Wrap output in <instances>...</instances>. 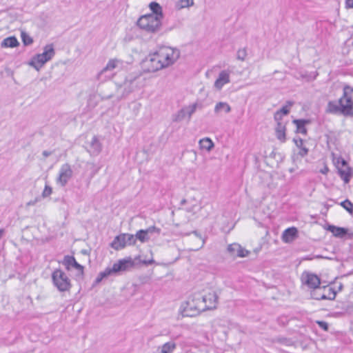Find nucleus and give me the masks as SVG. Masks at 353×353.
I'll return each mask as SVG.
<instances>
[{
  "instance_id": "nucleus-34",
  "label": "nucleus",
  "mask_w": 353,
  "mask_h": 353,
  "mask_svg": "<svg viewBox=\"0 0 353 353\" xmlns=\"http://www.w3.org/2000/svg\"><path fill=\"white\" fill-rule=\"evenodd\" d=\"M196 106H197V104L194 103L191 105L183 108L184 110H186L185 112H186V114H187L189 119L191 118V116L192 115V114H194V112L196 111Z\"/></svg>"
},
{
  "instance_id": "nucleus-47",
  "label": "nucleus",
  "mask_w": 353,
  "mask_h": 353,
  "mask_svg": "<svg viewBox=\"0 0 353 353\" xmlns=\"http://www.w3.org/2000/svg\"><path fill=\"white\" fill-rule=\"evenodd\" d=\"M323 174H325V170H323V171H322Z\"/></svg>"
},
{
  "instance_id": "nucleus-12",
  "label": "nucleus",
  "mask_w": 353,
  "mask_h": 353,
  "mask_svg": "<svg viewBox=\"0 0 353 353\" xmlns=\"http://www.w3.org/2000/svg\"><path fill=\"white\" fill-rule=\"evenodd\" d=\"M301 281L303 284L312 290L319 289L321 284V280L317 275L306 272L302 274Z\"/></svg>"
},
{
  "instance_id": "nucleus-19",
  "label": "nucleus",
  "mask_w": 353,
  "mask_h": 353,
  "mask_svg": "<svg viewBox=\"0 0 353 353\" xmlns=\"http://www.w3.org/2000/svg\"><path fill=\"white\" fill-rule=\"evenodd\" d=\"M176 348V344L174 341H168L163 345L158 347L159 353H173Z\"/></svg>"
},
{
  "instance_id": "nucleus-27",
  "label": "nucleus",
  "mask_w": 353,
  "mask_h": 353,
  "mask_svg": "<svg viewBox=\"0 0 353 353\" xmlns=\"http://www.w3.org/2000/svg\"><path fill=\"white\" fill-rule=\"evenodd\" d=\"M221 111H224L226 113H229L231 111V108L230 105L226 102L217 103L214 108V112L216 114H219Z\"/></svg>"
},
{
  "instance_id": "nucleus-1",
  "label": "nucleus",
  "mask_w": 353,
  "mask_h": 353,
  "mask_svg": "<svg viewBox=\"0 0 353 353\" xmlns=\"http://www.w3.org/2000/svg\"><path fill=\"white\" fill-rule=\"evenodd\" d=\"M218 296L214 291L200 296H194L185 303L182 314L183 316H192L199 314L201 312L216 308Z\"/></svg>"
},
{
  "instance_id": "nucleus-45",
  "label": "nucleus",
  "mask_w": 353,
  "mask_h": 353,
  "mask_svg": "<svg viewBox=\"0 0 353 353\" xmlns=\"http://www.w3.org/2000/svg\"><path fill=\"white\" fill-rule=\"evenodd\" d=\"M278 341L281 343H287L288 340L286 339H279Z\"/></svg>"
},
{
  "instance_id": "nucleus-11",
  "label": "nucleus",
  "mask_w": 353,
  "mask_h": 353,
  "mask_svg": "<svg viewBox=\"0 0 353 353\" xmlns=\"http://www.w3.org/2000/svg\"><path fill=\"white\" fill-rule=\"evenodd\" d=\"M73 176V170L71 165L66 163L63 164L59 170L56 182L61 187H65Z\"/></svg>"
},
{
  "instance_id": "nucleus-13",
  "label": "nucleus",
  "mask_w": 353,
  "mask_h": 353,
  "mask_svg": "<svg viewBox=\"0 0 353 353\" xmlns=\"http://www.w3.org/2000/svg\"><path fill=\"white\" fill-rule=\"evenodd\" d=\"M311 296L312 299L316 300H325V299H334L336 296V293L332 290V288H328L326 290L325 288L313 290L311 293Z\"/></svg>"
},
{
  "instance_id": "nucleus-39",
  "label": "nucleus",
  "mask_w": 353,
  "mask_h": 353,
  "mask_svg": "<svg viewBox=\"0 0 353 353\" xmlns=\"http://www.w3.org/2000/svg\"><path fill=\"white\" fill-rule=\"evenodd\" d=\"M147 233L149 234H152L153 232H156L158 234H160L161 232V229L160 228H158L155 226H151V227H149L148 228H147L146 230H145Z\"/></svg>"
},
{
  "instance_id": "nucleus-33",
  "label": "nucleus",
  "mask_w": 353,
  "mask_h": 353,
  "mask_svg": "<svg viewBox=\"0 0 353 353\" xmlns=\"http://www.w3.org/2000/svg\"><path fill=\"white\" fill-rule=\"evenodd\" d=\"M21 37L22 41L25 46H28L32 43L33 39L26 32H21Z\"/></svg>"
},
{
  "instance_id": "nucleus-30",
  "label": "nucleus",
  "mask_w": 353,
  "mask_h": 353,
  "mask_svg": "<svg viewBox=\"0 0 353 353\" xmlns=\"http://www.w3.org/2000/svg\"><path fill=\"white\" fill-rule=\"evenodd\" d=\"M134 238L139 240L141 243H145L149 241L150 237L148 234L145 230H140L137 232L136 234L134 235Z\"/></svg>"
},
{
  "instance_id": "nucleus-43",
  "label": "nucleus",
  "mask_w": 353,
  "mask_h": 353,
  "mask_svg": "<svg viewBox=\"0 0 353 353\" xmlns=\"http://www.w3.org/2000/svg\"><path fill=\"white\" fill-rule=\"evenodd\" d=\"M346 6L348 8H353V0H346Z\"/></svg>"
},
{
  "instance_id": "nucleus-15",
  "label": "nucleus",
  "mask_w": 353,
  "mask_h": 353,
  "mask_svg": "<svg viewBox=\"0 0 353 353\" xmlns=\"http://www.w3.org/2000/svg\"><path fill=\"white\" fill-rule=\"evenodd\" d=\"M228 252L233 257H245L250 252L238 243H232L228 246Z\"/></svg>"
},
{
  "instance_id": "nucleus-46",
  "label": "nucleus",
  "mask_w": 353,
  "mask_h": 353,
  "mask_svg": "<svg viewBox=\"0 0 353 353\" xmlns=\"http://www.w3.org/2000/svg\"><path fill=\"white\" fill-rule=\"evenodd\" d=\"M323 174H325V170H323V171H322Z\"/></svg>"
},
{
  "instance_id": "nucleus-38",
  "label": "nucleus",
  "mask_w": 353,
  "mask_h": 353,
  "mask_svg": "<svg viewBox=\"0 0 353 353\" xmlns=\"http://www.w3.org/2000/svg\"><path fill=\"white\" fill-rule=\"evenodd\" d=\"M135 259L136 260L139 259L140 263H141L142 264H144L145 265H151L154 263V261L152 257H151L149 259H144L142 260V259H141V256H139L136 257Z\"/></svg>"
},
{
  "instance_id": "nucleus-18",
  "label": "nucleus",
  "mask_w": 353,
  "mask_h": 353,
  "mask_svg": "<svg viewBox=\"0 0 353 353\" xmlns=\"http://www.w3.org/2000/svg\"><path fill=\"white\" fill-rule=\"evenodd\" d=\"M342 164L344 166L343 168H339V172L341 178L344 181L345 183H349L351 176H352V170L350 168L347 166L346 162L343 160Z\"/></svg>"
},
{
  "instance_id": "nucleus-42",
  "label": "nucleus",
  "mask_w": 353,
  "mask_h": 353,
  "mask_svg": "<svg viewBox=\"0 0 353 353\" xmlns=\"http://www.w3.org/2000/svg\"><path fill=\"white\" fill-rule=\"evenodd\" d=\"M284 114H283L282 113H281L279 111H276L274 114V120L277 122V123H281V120H282V117L283 116Z\"/></svg>"
},
{
  "instance_id": "nucleus-29",
  "label": "nucleus",
  "mask_w": 353,
  "mask_h": 353,
  "mask_svg": "<svg viewBox=\"0 0 353 353\" xmlns=\"http://www.w3.org/2000/svg\"><path fill=\"white\" fill-rule=\"evenodd\" d=\"M297 230L295 228L286 229L283 234V241L288 242L292 240L296 234Z\"/></svg>"
},
{
  "instance_id": "nucleus-5",
  "label": "nucleus",
  "mask_w": 353,
  "mask_h": 353,
  "mask_svg": "<svg viewBox=\"0 0 353 353\" xmlns=\"http://www.w3.org/2000/svg\"><path fill=\"white\" fill-rule=\"evenodd\" d=\"M339 103L342 107V115H353V88L346 85L343 88V96L339 99Z\"/></svg>"
},
{
  "instance_id": "nucleus-20",
  "label": "nucleus",
  "mask_w": 353,
  "mask_h": 353,
  "mask_svg": "<svg viewBox=\"0 0 353 353\" xmlns=\"http://www.w3.org/2000/svg\"><path fill=\"white\" fill-rule=\"evenodd\" d=\"M293 123L296 126V132L301 133L303 134H306L307 129L305 128V125L309 124L310 123V120L295 119L293 121Z\"/></svg>"
},
{
  "instance_id": "nucleus-22",
  "label": "nucleus",
  "mask_w": 353,
  "mask_h": 353,
  "mask_svg": "<svg viewBox=\"0 0 353 353\" xmlns=\"http://www.w3.org/2000/svg\"><path fill=\"white\" fill-rule=\"evenodd\" d=\"M294 142L297 148L300 149L299 152V154L302 157L307 155L309 150L308 148L304 145V141L301 139H294Z\"/></svg>"
},
{
  "instance_id": "nucleus-16",
  "label": "nucleus",
  "mask_w": 353,
  "mask_h": 353,
  "mask_svg": "<svg viewBox=\"0 0 353 353\" xmlns=\"http://www.w3.org/2000/svg\"><path fill=\"white\" fill-rule=\"evenodd\" d=\"M230 82V72L228 70H222L219 72L216 80L214 82V87L217 90H221L222 88Z\"/></svg>"
},
{
  "instance_id": "nucleus-10",
  "label": "nucleus",
  "mask_w": 353,
  "mask_h": 353,
  "mask_svg": "<svg viewBox=\"0 0 353 353\" xmlns=\"http://www.w3.org/2000/svg\"><path fill=\"white\" fill-rule=\"evenodd\" d=\"M136 243V239L134 236L131 234H122L117 236L112 241L111 246L116 250L124 248L126 245H134Z\"/></svg>"
},
{
  "instance_id": "nucleus-4",
  "label": "nucleus",
  "mask_w": 353,
  "mask_h": 353,
  "mask_svg": "<svg viewBox=\"0 0 353 353\" xmlns=\"http://www.w3.org/2000/svg\"><path fill=\"white\" fill-rule=\"evenodd\" d=\"M156 52L161 60V63L163 64V68H166L172 65L179 58V50L170 46H161Z\"/></svg>"
},
{
  "instance_id": "nucleus-14",
  "label": "nucleus",
  "mask_w": 353,
  "mask_h": 353,
  "mask_svg": "<svg viewBox=\"0 0 353 353\" xmlns=\"http://www.w3.org/2000/svg\"><path fill=\"white\" fill-rule=\"evenodd\" d=\"M87 152L92 157L98 156L102 150V144L98 137L94 136L86 146Z\"/></svg>"
},
{
  "instance_id": "nucleus-40",
  "label": "nucleus",
  "mask_w": 353,
  "mask_h": 353,
  "mask_svg": "<svg viewBox=\"0 0 353 353\" xmlns=\"http://www.w3.org/2000/svg\"><path fill=\"white\" fill-rule=\"evenodd\" d=\"M316 323L324 331H327L328 330V323L327 322L323 321H317Z\"/></svg>"
},
{
  "instance_id": "nucleus-9",
  "label": "nucleus",
  "mask_w": 353,
  "mask_h": 353,
  "mask_svg": "<svg viewBox=\"0 0 353 353\" xmlns=\"http://www.w3.org/2000/svg\"><path fill=\"white\" fill-rule=\"evenodd\" d=\"M143 68L148 72H154L163 69V64L156 51L150 54L143 61Z\"/></svg>"
},
{
  "instance_id": "nucleus-17",
  "label": "nucleus",
  "mask_w": 353,
  "mask_h": 353,
  "mask_svg": "<svg viewBox=\"0 0 353 353\" xmlns=\"http://www.w3.org/2000/svg\"><path fill=\"white\" fill-rule=\"evenodd\" d=\"M62 263L68 270H70L71 268H74L79 274H83V266L78 263L72 256H65Z\"/></svg>"
},
{
  "instance_id": "nucleus-36",
  "label": "nucleus",
  "mask_w": 353,
  "mask_h": 353,
  "mask_svg": "<svg viewBox=\"0 0 353 353\" xmlns=\"http://www.w3.org/2000/svg\"><path fill=\"white\" fill-rule=\"evenodd\" d=\"M292 105L293 102L288 101L287 105L282 107L279 111L284 115H288L290 112V108Z\"/></svg>"
},
{
  "instance_id": "nucleus-23",
  "label": "nucleus",
  "mask_w": 353,
  "mask_h": 353,
  "mask_svg": "<svg viewBox=\"0 0 353 353\" xmlns=\"http://www.w3.org/2000/svg\"><path fill=\"white\" fill-rule=\"evenodd\" d=\"M19 45V43L15 37H7L4 39L1 43L2 48H14Z\"/></svg>"
},
{
  "instance_id": "nucleus-25",
  "label": "nucleus",
  "mask_w": 353,
  "mask_h": 353,
  "mask_svg": "<svg viewBox=\"0 0 353 353\" xmlns=\"http://www.w3.org/2000/svg\"><path fill=\"white\" fill-rule=\"evenodd\" d=\"M276 137L281 142L285 141V126L282 123H277L275 129Z\"/></svg>"
},
{
  "instance_id": "nucleus-31",
  "label": "nucleus",
  "mask_w": 353,
  "mask_h": 353,
  "mask_svg": "<svg viewBox=\"0 0 353 353\" xmlns=\"http://www.w3.org/2000/svg\"><path fill=\"white\" fill-rule=\"evenodd\" d=\"M185 111L186 110H185L183 108L178 111L177 113L174 115L173 121L175 122H180L183 120L186 116H188Z\"/></svg>"
},
{
  "instance_id": "nucleus-41",
  "label": "nucleus",
  "mask_w": 353,
  "mask_h": 353,
  "mask_svg": "<svg viewBox=\"0 0 353 353\" xmlns=\"http://www.w3.org/2000/svg\"><path fill=\"white\" fill-rule=\"evenodd\" d=\"M193 4V0H181V8H187Z\"/></svg>"
},
{
  "instance_id": "nucleus-28",
  "label": "nucleus",
  "mask_w": 353,
  "mask_h": 353,
  "mask_svg": "<svg viewBox=\"0 0 353 353\" xmlns=\"http://www.w3.org/2000/svg\"><path fill=\"white\" fill-rule=\"evenodd\" d=\"M199 145L201 149H204L208 152L212 150L214 145L210 138H204L199 141Z\"/></svg>"
},
{
  "instance_id": "nucleus-24",
  "label": "nucleus",
  "mask_w": 353,
  "mask_h": 353,
  "mask_svg": "<svg viewBox=\"0 0 353 353\" xmlns=\"http://www.w3.org/2000/svg\"><path fill=\"white\" fill-rule=\"evenodd\" d=\"M150 9L154 16L158 17L159 19H163V14L161 6L157 2H152L149 5Z\"/></svg>"
},
{
  "instance_id": "nucleus-3",
  "label": "nucleus",
  "mask_w": 353,
  "mask_h": 353,
  "mask_svg": "<svg viewBox=\"0 0 353 353\" xmlns=\"http://www.w3.org/2000/svg\"><path fill=\"white\" fill-rule=\"evenodd\" d=\"M134 265V262L130 257L120 259L117 263H114L111 268H107L103 272H100L97 277L95 282L99 283L103 280V279L109 276L112 274L126 271L129 268L133 267Z\"/></svg>"
},
{
  "instance_id": "nucleus-26",
  "label": "nucleus",
  "mask_w": 353,
  "mask_h": 353,
  "mask_svg": "<svg viewBox=\"0 0 353 353\" xmlns=\"http://www.w3.org/2000/svg\"><path fill=\"white\" fill-rule=\"evenodd\" d=\"M328 230L330 231L336 237H343L347 232L343 228H339L334 225H329Z\"/></svg>"
},
{
  "instance_id": "nucleus-7",
  "label": "nucleus",
  "mask_w": 353,
  "mask_h": 353,
  "mask_svg": "<svg viewBox=\"0 0 353 353\" xmlns=\"http://www.w3.org/2000/svg\"><path fill=\"white\" fill-rule=\"evenodd\" d=\"M52 279L54 285L60 292L68 291L72 286L67 274L60 269H56L52 272Z\"/></svg>"
},
{
  "instance_id": "nucleus-6",
  "label": "nucleus",
  "mask_w": 353,
  "mask_h": 353,
  "mask_svg": "<svg viewBox=\"0 0 353 353\" xmlns=\"http://www.w3.org/2000/svg\"><path fill=\"white\" fill-rule=\"evenodd\" d=\"M54 54V49L52 44L47 45L44 47L43 53L38 54L32 58L30 62V65L39 71L46 62L52 59Z\"/></svg>"
},
{
  "instance_id": "nucleus-32",
  "label": "nucleus",
  "mask_w": 353,
  "mask_h": 353,
  "mask_svg": "<svg viewBox=\"0 0 353 353\" xmlns=\"http://www.w3.org/2000/svg\"><path fill=\"white\" fill-rule=\"evenodd\" d=\"M340 205L345 208L348 212L350 214H353V203L349 201L348 199H346L343 201H342Z\"/></svg>"
},
{
  "instance_id": "nucleus-37",
  "label": "nucleus",
  "mask_w": 353,
  "mask_h": 353,
  "mask_svg": "<svg viewBox=\"0 0 353 353\" xmlns=\"http://www.w3.org/2000/svg\"><path fill=\"white\" fill-rule=\"evenodd\" d=\"M52 193V188L49 185H48L46 183L45 185V188L42 192V194H41L42 197L43 198L48 197L49 196L51 195Z\"/></svg>"
},
{
  "instance_id": "nucleus-48",
  "label": "nucleus",
  "mask_w": 353,
  "mask_h": 353,
  "mask_svg": "<svg viewBox=\"0 0 353 353\" xmlns=\"http://www.w3.org/2000/svg\"><path fill=\"white\" fill-rule=\"evenodd\" d=\"M33 203H32V202H29V203H28V205L33 204Z\"/></svg>"
},
{
  "instance_id": "nucleus-21",
  "label": "nucleus",
  "mask_w": 353,
  "mask_h": 353,
  "mask_svg": "<svg viewBox=\"0 0 353 353\" xmlns=\"http://www.w3.org/2000/svg\"><path fill=\"white\" fill-rule=\"evenodd\" d=\"M327 112L332 114H342V107L341 104L336 101H329L327 106Z\"/></svg>"
},
{
  "instance_id": "nucleus-44",
  "label": "nucleus",
  "mask_w": 353,
  "mask_h": 353,
  "mask_svg": "<svg viewBox=\"0 0 353 353\" xmlns=\"http://www.w3.org/2000/svg\"><path fill=\"white\" fill-rule=\"evenodd\" d=\"M43 156L46 158L48 157H49L50 155L52 154V152H49V151H47V150H44L42 153Z\"/></svg>"
},
{
  "instance_id": "nucleus-35",
  "label": "nucleus",
  "mask_w": 353,
  "mask_h": 353,
  "mask_svg": "<svg viewBox=\"0 0 353 353\" xmlns=\"http://www.w3.org/2000/svg\"><path fill=\"white\" fill-rule=\"evenodd\" d=\"M246 57H247L246 48H241L237 51V53H236L237 59L243 61H245Z\"/></svg>"
},
{
  "instance_id": "nucleus-8",
  "label": "nucleus",
  "mask_w": 353,
  "mask_h": 353,
  "mask_svg": "<svg viewBox=\"0 0 353 353\" xmlns=\"http://www.w3.org/2000/svg\"><path fill=\"white\" fill-rule=\"evenodd\" d=\"M123 66V61L119 59H111L106 65L98 73L99 80L105 81L113 76V71L115 69H121Z\"/></svg>"
},
{
  "instance_id": "nucleus-2",
  "label": "nucleus",
  "mask_w": 353,
  "mask_h": 353,
  "mask_svg": "<svg viewBox=\"0 0 353 353\" xmlns=\"http://www.w3.org/2000/svg\"><path fill=\"white\" fill-rule=\"evenodd\" d=\"M138 27L143 31L154 34L159 32L162 26V19L153 14H147L142 15L139 18L137 22Z\"/></svg>"
}]
</instances>
